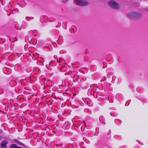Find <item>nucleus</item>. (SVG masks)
<instances>
[{
  "label": "nucleus",
  "mask_w": 148,
  "mask_h": 148,
  "mask_svg": "<svg viewBox=\"0 0 148 148\" xmlns=\"http://www.w3.org/2000/svg\"><path fill=\"white\" fill-rule=\"evenodd\" d=\"M108 5L111 8L114 10H119L120 8L119 5L114 0H110L108 3Z\"/></svg>",
  "instance_id": "obj_1"
},
{
  "label": "nucleus",
  "mask_w": 148,
  "mask_h": 148,
  "mask_svg": "<svg viewBox=\"0 0 148 148\" xmlns=\"http://www.w3.org/2000/svg\"><path fill=\"white\" fill-rule=\"evenodd\" d=\"M141 16V14L136 12H132L129 13L127 15V16L133 19L139 18Z\"/></svg>",
  "instance_id": "obj_2"
},
{
  "label": "nucleus",
  "mask_w": 148,
  "mask_h": 148,
  "mask_svg": "<svg viewBox=\"0 0 148 148\" xmlns=\"http://www.w3.org/2000/svg\"><path fill=\"white\" fill-rule=\"evenodd\" d=\"M75 3L76 5L82 6L88 5V2L84 0H75Z\"/></svg>",
  "instance_id": "obj_3"
},
{
  "label": "nucleus",
  "mask_w": 148,
  "mask_h": 148,
  "mask_svg": "<svg viewBox=\"0 0 148 148\" xmlns=\"http://www.w3.org/2000/svg\"><path fill=\"white\" fill-rule=\"evenodd\" d=\"M8 143V141L6 140L2 141L1 143V146L2 147H6L7 146V145Z\"/></svg>",
  "instance_id": "obj_4"
},
{
  "label": "nucleus",
  "mask_w": 148,
  "mask_h": 148,
  "mask_svg": "<svg viewBox=\"0 0 148 148\" xmlns=\"http://www.w3.org/2000/svg\"><path fill=\"white\" fill-rule=\"evenodd\" d=\"M10 148H21V147L17 146V145L15 144H13L10 145Z\"/></svg>",
  "instance_id": "obj_5"
},
{
  "label": "nucleus",
  "mask_w": 148,
  "mask_h": 148,
  "mask_svg": "<svg viewBox=\"0 0 148 148\" xmlns=\"http://www.w3.org/2000/svg\"><path fill=\"white\" fill-rule=\"evenodd\" d=\"M13 140H14L16 142H17L18 143H19L20 144H21L22 145H23L24 146H25V145L24 144H23V143H22L21 142H20V141H18V140H17V139H14Z\"/></svg>",
  "instance_id": "obj_6"
},
{
  "label": "nucleus",
  "mask_w": 148,
  "mask_h": 148,
  "mask_svg": "<svg viewBox=\"0 0 148 148\" xmlns=\"http://www.w3.org/2000/svg\"><path fill=\"white\" fill-rule=\"evenodd\" d=\"M101 118H102V121H103V122H104V123H105V119H104V117H103V116H102Z\"/></svg>",
  "instance_id": "obj_7"
},
{
  "label": "nucleus",
  "mask_w": 148,
  "mask_h": 148,
  "mask_svg": "<svg viewBox=\"0 0 148 148\" xmlns=\"http://www.w3.org/2000/svg\"><path fill=\"white\" fill-rule=\"evenodd\" d=\"M61 1L62 2L65 3L68 0H61Z\"/></svg>",
  "instance_id": "obj_8"
},
{
  "label": "nucleus",
  "mask_w": 148,
  "mask_h": 148,
  "mask_svg": "<svg viewBox=\"0 0 148 148\" xmlns=\"http://www.w3.org/2000/svg\"><path fill=\"white\" fill-rule=\"evenodd\" d=\"M2 130L0 129V134L2 133Z\"/></svg>",
  "instance_id": "obj_9"
},
{
  "label": "nucleus",
  "mask_w": 148,
  "mask_h": 148,
  "mask_svg": "<svg viewBox=\"0 0 148 148\" xmlns=\"http://www.w3.org/2000/svg\"><path fill=\"white\" fill-rule=\"evenodd\" d=\"M1 138H2L1 136H0V140H1Z\"/></svg>",
  "instance_id": "obj_10"
},
{
  "label": "nucleus",
  "mask_w": 148,
  "mask_h": 148,
  "mask_svg": "<svg viewBox=\"0 0 148 148\" xmlns=\"http://www.w3.org/2000/svg\"><path fill=\"white\" fill-rule=\"evenodd\" d=\"M0 148H1V147H0Z\"/></svg>",
  "instance_id": "obj_11"
},
{
  "label": "nucleus",
  "mask_w": 148,
  "mask_h": 148,
  "mask_svg": "<svg viewBox=\"0 0 148 148\" xmlns=\"http://www.w3.org/2000/svg\"><path fill=\"white\" fill-rule=\"evenodd\" d=\"M147 11L148 12V10H147Z\"/></svg>",
  "instance_id": "obj_12"
}]
</instances>
